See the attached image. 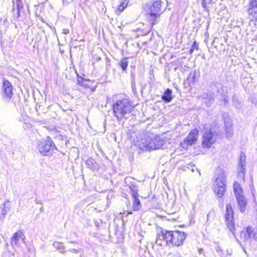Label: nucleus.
I'll return each mask as SVG.
<instances>
[{"label":"nucleus","instance_id":"393cba45","mask_svg":"<svg viewBox=\"0 0 257 257\" xmlns=\"http://www.w3.org/2000/svg\"><path fill=\"white\" fill-rule=\"evenodd\" d=\"M257 8V0H249L248 9Z\"/></svg>","mask_w":257,"mask_h":257},{"label":"nucleus","instance_id":"f8f14e48","mask_svg":"<svg viewBox=\"0 0 257 257\" xmlns=\"http://www.w3.org/2000/svg\"><path fill=\"white\" fill-rule=\"evenodd\" d=\"M165 141L159 136H156L153 139L150 138L149 144L150 151L161 149L163 147Z\"/></svg>","mask_w":257,"mask_h":257},{"label":"nucleus","instance_id":"0eeeda50","mask_svg":"<svg viewBox=\"0 0 257 257\" xmlns=\"http://www.w3.org/2000/svg\"><path fill=\"white\" fill-rule=\"evenodd\" d=\"M233 217V211L231 205L230 204H227L226 205V212L225 214L226 224L230 232L234 235L235 227Z\"/></svg>","mask_w":257,"mask_h":257},{"label":"nucleus","instance_id":"9d476101","mask_svg":"<svg viewBox=\"0 0 257 257\" xmlns=\"http://www.w3.org/2000/svg\"><path fill=\"white\" fill-rule=\"evenodd\" d=\"M164 9L162 8V2L157 1L154 2L150 7V10L148 13L153 17H159L161 13L163 11Z\"/></svg>","mask_w":257,"mask_h":257},{"label":"nucleus","instance_id":"c03bdc74","mask_svg":"<svg viewBox=\"0 0 257 257\" xmlns=\"http://www.w3.org/2000/svg\"><path fill=\"white\" fill-rule=\"evenodd\" d=\"M191 171H192V172H194V168H192L191 169Z\"/></svg>","mask_w":257,"mask_h":257},{"label":"nucleus","instance_id":"c9c22d12","mask_svg":"<svg viewBox=\"0 0 257 257\" xmlns=\"http://www.w3.org/2000/svg\"><path fill=\"white\" fill-rule=\"evenodd\" d=\"M2 213L3 214H6L7 213V210L5 209H3L2 210Z\"/></svg>","mask_w":257,"mask_h":257},{"label":"nucleus","instance_id":"2eb2a0df","mask_svg":"<svg viewBox=\"0 0 257 257\" xmlns=\"http://www.w3.org/2000/svg\"><path fill=\"white\" fill-rule=\"evenodd\" d=\"M236 201L237 202L238 208L240 210V212L243 213L246 209V206L247 204L246 199L243 196H237L236 197Z\"/></svg>","mask_w":257,"mask_h":257},{"label":"nucleus","instance_id":"7c9ffc66","mask_svg":"<svg viewBox=\"0 0 257 257\" xmlns=\"http://www.w3.org/2000/svg\"><path fill=\"white\" fill-rule=\"evenodd\" d=\"M69 251H70L71 252H73V253H78V251L77 249H74V248L70 249L69 250Z\"/></svg>","mask_w":257,"mask_h":257},{"label":"nucleus","instance_id":"58836bf2","mask_svg":"<svg viewBox=\"0 0 257 257\" xmlns=\"http://www.w3.org/2000/svg\"><path fill=\"white\" fill-rule=\"evenodd\" d=\"M62 2L63 4L67 3V0H62Z\"/></svg>","mask_w":257,"mask_h":257},{"label":"nucleus","instance_id":"b1692460","mask_svg":"<svg viewBox=\"0 0 257 257\" xmlns=\"http://www.w3.org/2000/svg\"><path fill=\"white\" fill-rule=\"evenodd\" d=\"M213 3V0H202V7L205 9L207 11H208V4H212Z\"/></svg>","mask_w":257,"mask_h":257},{"label":"nucleus","instance_id":"a878e982","mask_svg":"<svg viewBox=\"0 0 257 257\" xmlns=\"http://www.w3.org/2000/svg\"><path fill=\"white\" fill-rule=\"evenodd\" d=\"M233 134V131L232 127L230 126L227 127L226 126V137L231 138Z\"/></svg>","mask_w":257,"mask_h":257},{"label":"nucleus","instance_id":"f03ea898","mask_svg":"<svg viewBox=\"0 0 257 257\" xmlns=\"http://www.w3.org/2000/svg\"><path fill=\"white\" fill-rule=\"evenodd\" d=\"M134 108L128 99H119L113 105V115L118 120H120L123 118L126 119L127 118L126 115L132 112Z\"/></svg>","mask_w":257,"mask_h":257},{"label":"nucleus","instance_id":"f3484780","mask_svg":"<svg viewBox=\"0 0 257 257\" xmlns=\"http://www.w3.org/2000/svg\"><path fill=\"white\" fill-rule=\"evenodd\" d=\"M139 196L133 197L134 201L133 202V210L136 211L140 209L141 207V204L140 199L138 198Z\"/></svg>","mask_w":257,"mask_h":257},{"label":"nucleus","instance_id":"6ab92c4d","mask_svg":"<svg viewBox=\"0 0 257 257\" xmlns=\"http://www.w3.org/2000/svg\"><path fill=\"white\" fill-rule=\"evenodd\" d=\"M128 187L132 192L133 197L139 196L138 194V188L135 184L131 183L128 185Z\"/></svg>","mask_w":257,"mask_h":257},{"label":"nucleus","instance_id":"423d86ee","mask_svg":"<svg viewBox=\"0 0 257 257\" xmlns=\"http://www.w3.org/2000/svg\"><path fill=\"white\" fill-rule=\"evenodd\" d=\"M150 138L147 134H142L137 136L134 140V144L140 149L143 151H150Z\"/></svg>","mask_w":257,"mask_h":257},{"label":"nucleus","instance_id":"aec40b11","mask_svg":"<svg viewBox=\"0 0 257 257\" xmlns=\"http://www.w3.org/2000/svg\"><path fill=\"white\" fill-rule=\"evenodd\" d=\"M87 166L90 169L94 170L96 168L97 164L94 160L92 158H89L86 161Z\"/></svg>","mask_w":257,"mask_h":257},{"label":"nucleus","instance_id":"dca6fc26","mask_svg":"<svg viewBox=\"0 0 257 257\" xmlns=\"http://www.w3.org/2000/svg\"><path fill=\"white\" fill-rule=\"evenodd\" d=\"M172 94V91L170 89L168 88L165 91L164 94L162 95V99L166 102H170L173 98Z\"/></svg>","mask_w":257,"mask_h":257},{"label":"nucleus","instance_id":"f704fd0d","mask_svg":"<svg viewBox=\"0 0 257 257\" xmlns=\"http://www.w3.org/2000/svg\"><path fill=\"white\" fill-rule=\"evenodd\" d=\"M40 212H41V213L44 212V207H41L40 208Z\"/></svg>","mask_w":257,"mask_h":257},{"label":"nucleus","instance_id":"a18cd8bd","mask_svg":"<svg viewBox=\"0 0 257 257\" xmlns=\"http://www.w3.org/2000/svg\"><path fill=\"white\" fill-rule=\"evenodd\" d=\"M218 250H219V249H216V251H218Z\"/></svg>","mask_w":257,"mask_h":257},{"label":"nucleus","instance_id":"79ce46f5","mask_svg":"<svg viewBox=\"0 0 257 257\" xmlns=\"http://www.w3.org/2000/svg\"><path fill=\"white\" fill-rule=\"evenodd\" d=\"M196 170H197V172L199 173V175H201V173H200V172L199 170H198V169H196Z\"/></svg>","mask_w":257,"mask_h":257},{"label":"nucleus","instance_id":"9b49d317","mask_svg":"<svg viewBox=\"0 0 257 257\" xmlns=\"http://www.w3.org/2000/svg\"><path fill=\"white\" fill-rule=\"evenodd\" d=\"M255 235L254 229L250 226L244 228L240 232V238L245 242H249L251 238H254Z\"/></svg>","mask_w":257,"mask_h":257},{"label":"nucleus","instance_id":"de8ad7c7","mask_svg":"<svg viewBox=\"0 0 257 257\" xmlns=\"http://www.w3.org/2000/svg\"><path fill=\"white\" fill-rule=\"evenodd\" d=\"M230 1H232L233 0H230Z\"/></svg>","mask_w":257,"mask_h":257},{"label":"nucleus","instance_id":"6e6552de","mask_svg":"<svg viewBox=\"0 0 257 257\" xmlns=\"http://www.w3.org/2000/svg\"><path fill=\"white\" fill-rule=\"evenodd\" d=\"M245 154L243 152L240 153L237 167V177L240 180H244L245 173Z\"/></svg>","mask_w":257,"mask_h":257},{"label":"nucleus","instance_id":"412c9836","mask_svg":"<svg viewBox=\"0 0 257 257\" xmlns=\"http://www.w3.org/2000/svg\"><path fill=\"white\" fill-rule=\"evenodd\" d=\"M247 12L249 15L251 16V21L257 22V8L255 9H248Z\"/></svg>","mask_w":257,"mask_h":257},{"label":"nucleus","instance_id":"72a5a7b5","mask_svg":"<svg viewBox=\"0 0 257 257\" xmlns=\"http://www.w3.org/2000/svg\"><path fill=\"white\" fill-rule=\"evenodd\" d=\"M192 48H194L195 49H197V46L196 45V43L195 42L194 43V44H193V45L192 46Z\"/></svg>","mask_w":257,"mask_h":257},{"label":"nucleus","instance_id":"e433bc0d","mask_svg":"<svg viewBox=\"0 0 257 257\" xmlns=\"http://www.w3.org/2000/svg\"><path fill=\"white\" fill-rule=\"evenodd\" d=\"M211 212H209V213L208 214V215H207V220H209V216L211 215Z\"/></svg>","mask_w":257,"mask_h":257},{"label":"nucleus","instance_id":"4c0bfd02","mask_svg":"<svg viewBox=\"0 0 257 257\" xmlns=\"http://www.w3.org/2000/svg\"><path fill=\"white\" fill-rule=\"evenodd\" d=\"M193 48H192H192L190 49V53L191 54H192V53H193Z\"/></svg>","mask_w":257,"mask_h":257},{"label":"nucleus","instance_id":"5701e85b","mask_svg":"<svg viewBox=\"0 0 257 257\" xmlns=\"http://www.w3.org/2000/svg\"><path fill=\"white\" fill-rule=\"evenodd\" d=\"M119 65L121 67L122 70L125 71L128 65L127 59L124 58L121 60L119 63Z\"/></svg>","mask_w":257,"mask_h":257},{"label":"nucleus","instance_id":"f257e3e1","mask_svg":"<svg viewBox=\"0 0 257 257\" xmlns=\"http://www.w3.org/2000/svg\"><path fill=\"white\" fill-rule=\"evenodd\" d=\"M186 236L185 233L183 232L162 230L161 234L159 235L156 239V243L161 245V243L159 241V240H161L162 239H163L168 244H171L175 246H179L183 244Z\"/></svg>","mask_w":257,"mask_h":257},{"label":"nucleus","instance_id":"a19ab883","mask_svg":"<svg viewBox=\"0 0 257 257\" xmlns=\"http://www.w3.org/2000/svg\"><path fill=\"white\" fill-rule=\"evenodd\" d=\"M189 166H190L191 167H193V164L191 163H190L189 164Z\"/></svg>","mask_w":257,"mask_h":257},{"label":"nucleus","instance_id":"c756f323","mask_svg":"<svg viewBox=\"0 0 257 257\" xmlns=\"http://www.w3.org/2000/svg\"><path fill=\"white\" fill-rule=\"evenodd\" d=\"M62 33L64 34H67L69 33V30L68 29H63L62 30Z\"/></svg>","mask_w":257,"mask_h":257},{"label":"nucleus","instance_id":"c85d7f7f","mask_svg":"<svg viewBox=\"0 0 257 257\" xmlns=\"http://www.w3.org/2000/svg\"><path fill=\"white\" fill-rule=\"evenodd\" d=\"M78 82H79V84L81 85V86H86V85H85L84 83V82L85 81V80H84L83 79V78H81V80L78 79Z\"/></svg>","mask_w":257,"mask_h":257},{"label":"nucleus","instance_id":"1a4fd4ad","mask_svg":"<svg viewBox=\"0 0 257 257\" xmlns=\"http://www.w3.org/2000/svg\"><path fill=\"white\" fill-rule=\"evenodd\" d=\"M13 86L9 81H4L2 93L3 98L6 100H9L13 94Z\"/></svg>","mask_w":257,"mask_h":257},{"label":"nucleus","instance_id":"20e7f679","mask_svg":"<svg viewBox=\"0 0 257 257\" xmlns=\"http://www.w3.org/2000/svg\"><path fill=\"white\" fill-rule=\"evenodd\" d=\"M225 175L221 170H217L215 174V180L214 183V191L219 198H221L225 192Z\"/></svg>","mask_w":257,"mask_h":257},{"label":"nucleus","instance_id":"39448f33","mask_svg":"<svg viewBox=\"0 0 257 257\" xmlns=\"http://www.w3.org/2000/svg\"><path fill=\"white\" fill-rule=\"evenodd\" d=\"M205 128L206 130L202 137V145L203 148H209L215 143L216 138L214 134L211 131L209 126L206 125Z\"/></svg>","mask_w":257,"mask_h":257},{"label":"nucleus","instance_id":"a211bd4d","mask_svg":"<svg viewBox=\"0 0 257 257\" xmlns=\"http://www.w3.org/2000/svg\"><path fill=\"white\" fill-rule=\"evenodd\" d=\"M234 187V192L235 196V197H237V196H242V190L240 187V185L237 182H235L233 185Z\"/></svg>","mask_w":257,"mask_h":257},{"label":"nucleus","instance_id":"7ed1b4c3","mask_svg":"<svg viewBox=\"0 0 257 257\" xmlns=\"http://www.w3.org/2000/svg\"><path fill=\"white\" fill-rule=\"evenodd\" d=\"M37 148L40 154L46 156L52 155L54 150H57L53 141L49 137L39 140L37 143Z\"/></svg>","mask_w":257,"mask_h":257},{"label":"nucleus","instance_id":"49530a36","mask_svg":"<svg viewBox=\"0 0 257 257\" xmlns=\"http://www.w3.org/2000/svg\"><path fill=\"white\" fill-rule=\"evenodd\" d=\"M218 250H219V249H216V251H218Z\"/></svg>","mask_w":257,"mask_h":257},{"label":"nucleus","instance_id":"2f4dec72","mask_svg":"<svg viewBox=\"0 0 257 257\" xmlns=\"http://www.w3.org/2000/svg\"><path fill=\"white\" fill-rule=\"evenodd\" d=\"M35 202H36V204H42V202L40 200L36 199L35 200Z\"/></svg>","mask_w":257,"mask_h":257},{"label":"nucleus","instance_id":"37998d69","mask_svg":"<svg viewBox=\"0 0 257 257\" xmlns=\"http://www.w3.org/2000/svg\"><path fill=\"white\" fill-rule=\"evenodd\" d=\"M252 195L253 196V198H254V192L253 191H252Z\"/></svg>","mask_w":257,"mask_h":257},{"label":"nucleus","instance_id":"bb28decb","mask_svg":"<svg viewBox=\"0 0 257 257\" xmlns=\"http://www.w3.org/2000/svg\"><path fill=\"white\" fill-rule=\"evenodd\" d=\"M129 3V0H121V4L123 5L124 7H126Z\"/></svg>","mask_w":257,"mask_h":257},{"label":"nucleus","instance_id":"ddd939ff","mask_svg":"<svg viewBox=\"0 0 257 257\" xmlns=\"http://www.w3.org/2000/svg\"><path fill=\"white\" fill-rule=\"evenodd\" d=\"M25 235L24 233L21 231L16 232L11 238V244L13 248L18 246L20 240H24Z\"/></svg>","mask_w":257,"mask_h":257},{"label":"nucleus","instance_id":"cd10ccee","mask_svg":"<svg viewBox=\"0 0 257 257\" xmlns=\"http://www.w3.org/2000/svg\"><path fill=\"white\" fill-rule=\"evenodd\" d=\"M123 5L120 4L117 9V11H118L119 12H122L125 8Z\"/></svg>","mask_w":257,"mask_h":257},{"label":"nucleus","instance_id":"4468645a","mask_svg":"<svg viewBox=\"0 0 257 257\" xmlns=\"http://www.w3.org/2000/svg\"><path fill=\"white\" fill-rule=\"evenodd\" d=\"M198 131L197 129L192 130L185 140L184 143L189 145L194 144L197 140Z\"/></svg>","mask_w":257,"mask_h":257},{"label":"nucleus","instance_id":"ea45409f","mask_svg":"<svg viewBox=\"0 0 257 257\" xmlns=\"http://www.w3.org/2000/svg\"><path fill=\"white\" fill-rule=\"evenodd\" d=\"M94 223H95V225H96V226H98V222H97V221H96V222H95H95H94Z\"/></svg>","mask_w":257,"mask_h":257},{"label":"nucleus","instance_id":"473e14b6","mask_svg":"<svg viewBox=\"0 0 257 257\" xmlns=\"http://www.w3.org/2000/svg\"><path fill=\"white\" fill-rule=\"evenodd\" d=\"M210 99L213 100H214V94L213 93H210Z\"/></svg>","mask_w":257,"mask_h":257},{"label":"nucleus","instance_id":"4be33fe9","mask_svg":"<svg viewBox=\"0 0 257 257\" xmlns=\"http://www.w3.org/2000/svg\"><path fill=\"white\" fill-rule=\"evenodd\" d=\"M53 245L57 249L60 250V252H63L65 251V247L62 242L55 241L53 243Z\"/></svg>","mask_w":257,"mask_h":257}]
</instances>
